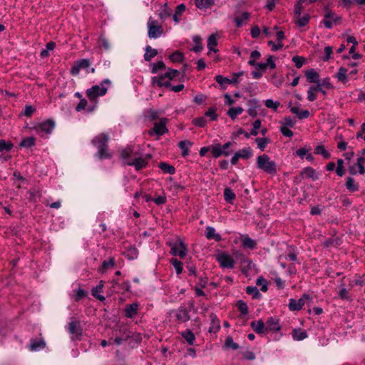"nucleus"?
I'll list each match as a JSON object with an SVG mask.
<instances>
[{
	"label": "nucleus",
	"instance_id": "nucleus-57",
	"mask_svg": "<svg viewBox=\"0 0 365 365\" xmlns=\"http://www.w3.org/2000/svg\"><path fill=\"white\" fill-rule=\"evenodd\" d=\"M166 66L164 62L163 61H159L157 63L152 64L151 73L153 74L157 73L160 70H164Z\"/></svg>",
	"mask_w": 365,
	"mask_h": 365
},
{
	"label": "nucleus",
	"instance_id": "nucleus-46",
	"mask_svg": "<svg viewBox=\"0 0 365 365\" xmlns=\"http://www.w3.org/2000/svg\"><path fill=\"white\" fill-rule=\"evenodd\" d=\"M247 294L252 295L253 299H258L262 297L258 289L255 286H248L246 287Z\"/></svg>",
	"mask_w": 365,
	"mask_h": 365
},
{
	"label": "nucleus",
	"instance_id": "nucleus-59",
	"mask_svg": "<svg viewBox=\"0 0 365 365\" xmlns=\"http://www.w3.org/2000/svg\"><path fill=\"white\" fill-rule=\"evenodd\" d=\"M170 262L175 267L176 273L180 274L182 272V263L176 258H172Z\"/></svg>",
	"mask_w": 365,
	"mask_h": 365
},
{
	"label": "nucleus",
	"instance_id": "nucleus-18",
	"mask_svg": "<svg viewBox=\"0 0 365 365\" xmlns=\"http://www.w3.org/2000/svg\"><path fill=\"white\" fill-rule=\"evenodd\" d=\"M205 235L207 240H215L216 242L222 240L221 235L216 232L215 227L211 226H207L206 227Z\"/></svg>",
	"mask_w": 365,
	"mask_h": 365
},
{
	"label": "nucleus",
	"instance_id": "nucleus-30",
	"mask_svg": "<svg viewBox=\"0 0 365 365\" xmlns=\"http://www.w3.org/2000/svg\"><path fill=\"white\" fill-rule=\"evenodd\" d=\"M291 112L294 114H296L299 120L307 118L310 115V113L308 110H300L297 106L292 107Z\"/></svg>",
	"mask_w": 365,
	"mask_h": 365
},
{
	"label": "nucleus",
	"instance_id": "nucleus-50",
	"mask_svg": "<svg viewBox=\"0 0 365 365\" xmlns=\"http://www.w3.org/2000/svg\"><path fill=\"white\" fill-rule=\"evenodd\" d=\"M171 15H172L171 9L169 8L168 3H165L163 5V10L159 14V18L162 20H164L166 18L170 17Z\"/></svg>",
	"mask_w": 365,
	"mask_h": 365
},
{
	"label": "nucleus",
	"instance_id": "nucleus-35",
	"mask_svg": "<svg viewBox=\"0 0 365 365\" xmlns=\"http://www.w3.org/2000/svg\"><path fill=\"white\" fill-rule=\"evenodd\" d=\"M301 175H305L307 178H311L313 180H317L319 178L315 170L312 167H307L304 168L301 172Z\"/></svg>",
	"mask_w": 365,
	"mask_h": 365
},
{
	"label": "nucleus",
	"instance_id": "nucleus-3",
	"mask_svg": "<svg viewBox=\"0 0 365 365\" xmlns=\"http://www.w3.org/2000/svg\"><path fill=\"white\" fill-rule=\"evenodd\" d=\"M232 146V143L230 141L225 143L224 145H221L220 143H215L213 149V158H218L222 155L228 157L232 153V150H229Z\"/></svg>",
	"mask_w": 365,
	"mask_h": 365
},
{
	"label": "nucleus",
	"instance_id": "nucleus-1",
	"mask_svg": "<svg viewBox=\"0 0 365 365\" xmlns=\"http://www.w3.org/2000/svg\"><path fill=\"white\" fill-rule=\"evenodd\" d=\"M120 157L126 165L134 166L137 171L145 168L148 165V162L145 159L138 156V153L134 151L133 146H128L122 150Z\"/></svg>",
	"mask_w": 365,
	"mask_h": 365
},
{
	"label": "nucleus",
	"instance_id": "nucleus-23",
	"mask_svg": "<svg viewBox=\"0 0 365 365\" xmlns=\"http://www.w3.org/2000/svg\"><path fill=\"white\" fill-rule=\"evenodd\" d=\"M103 281H100L99 284L97 285L96 287H93L91 290L92 295L97 299H98L101 302H104L106 300V298L104 296L100 294L101 292H103Z\"/></svg>",
	"mask_w": 365,
	"mask_h": 365
},
{
	"label": "nucleus",
	"instance_id": "nucleus-21",
	"mask_svg": "<svg viewBox=\"0 0 365 365\" xmlns=\"http://www.w3.org/2000/svg\"><path fill=\"white\" fill-rule=\"evenodd\" d=\"M138 304L132 303L126 304L125 308V316L128 318H133L138 314Z\"/></svg>",
	"mask_w": 365,
	"mask_h": 365
},
{
	"label": "nucleus",
	"instance_id": "nucleus-16",
	"mask_svg": "<svg viewBox=\"0 0 365 365\" xmlns=\"http://www.w3.org/2000/svg\"><path fill=\"white\" fill-rule=\"evenodd\" d=\"M266 331H277L281 329L279 320L275 317H269L266 322Z\"/></svg>",
	"mask_w": 365,
	"mask_h": 365
},
{
	"label": "nucleus",
	"instance_id": "nucleus-52",
	"mask_svg": "<svg viewBox=\"0 0 365 365\" xmlns=\"http://www.w3.org/2000/svg\"><path fill=\"white\" fill-rule=\"evenodd\" d=\"M14 147V144L4 139L0 140V152H9Z\"/></svg>",
	"mask_w": 365,
	"mask_h": 365
},
{
	"label": "nucleus",
	"instance_id": "nucleus-19",
	"mask_svg": "<svg viewBox=\"0 0 365 365\" xmlns=\"http://www.w3.org/2000/svg\"><path fill=\"white\" fill-rule=\"evenodd\" d=\"M305 76L309 83H317L320 81L319 74L314 68H310L305 71Z\"/></svg>",
	"mask_w": 365,
	"mask_h": 365
},
{
	"label": "nucleus",
	"instance_id": "nucleus-48",
	"mask_svg": "<svg viewBox=\"0 0 365 365\" xmlns=\"http://www.w3.org/2000/svg\"><path fill=\"white\" fill-rule=\"evenodd\" d=\"M36 138L33 136L25 138L20 142L19 145L24 148H31L35 145Z\"/></svg>",
	"mask_w": 365,
	"mask_h": 365
},
{
	"label": "nucleus",
	"instance_id": "nucleus-34",
	"mask_svg": "<svg viewBox=\"0 0 365 365\" xmlns=\"http://www.w3.org/2000/svg\"><path fill=\"white\" fill-rule=\"evenodd\" d=\"M181 336L189 345H192L195 341V336L190 329L182 331Z\"/></svg>",
	"mask_w": 365,
	"mask_h": 365
},
{
	"label": "nucleus",
	"instance_id": "nucleus-49",
	"mask_svg": "<svg viewBox=\"0 0 365 365\" xmlns=\"http://www.w3.org/2000/svg\"><path fill=\"white\" fill-rule=\"evenodd\" d=\"M180 74V71L173 69V68H168L167 72H165L164 74H161L163 78H167L169 80H173L175 78H177Z\"/></svg>",
	"mask_w": 365,
	"mask_h": 365
},
{
	"label": "nucleus",
	"instance_id": "nucleus-10",
	"mask_svg": "<svg viewBox=\"0 0 365 365\" xmlns=\"http://www.w3.org/2000/svg\"><path fill=\"white\" fill-rule=\"evenodd\" d=\"M91 64V62L88 58H83L78 60L75 62L74 65L71 68V74L72 76L78 75L81 69L88 68Z\"/></svg>",
	"mask_w": 365,
	"mask_h": 365
},
{
	"label": "nucleus",
	"instance_id": "nucleus-2",
	"mask_svg": "<svg viewBox=\"0 0 365 365\" xmlns=\"http://www.w3.org/2000/svg\"><path fill=\"white\" fill-rule=\"evenodd\" d=\"M256 166L258 169L271 175H274L277 173L276 163L270 160V158L266 154L257 157Z\"/></svg>",
	"mask_w": 365,
	"mask_h": 365
},
{
	"label": "nucleus",
	"instance_id": "nucleus-38",
	"mask_svg": "<svg viewBox=\"0 0 365 365\" xmlns=\"http://www.w3.org/2000/svg\"><path fill=\"white\" fill-rule=\"evenodd\" d=\"M96 156L100 160L110 159L112 155L108 152V145L98 150Z\"/></svg>",
	"mask_w": 365,
	"mask_h": 365
},
{
	"label": "nucleus",
	"instance_id": "nucleus-11",
	"mask_svg": "<svg viewBox=\"0 0 365 365\" xmlns=\"http://www.w3.org/2000/svg\"><path fill=\"white\" fill-rule=\"evenodd\" d=\"M309 299H311L310 296L309 294H305V293L297 301L294 299H289V305H288L289 306V309L291 311H299L304 305L305 300H309Z\"/></svg>",
	"mask_w": 365,
	"mask_h": 365
},
{
	"label": "nucleus",
	"instance_id": "nucleus-32",
	"mask_svg": "<svg viewBox=\"0 0 365 365\" xmlns=\"http://www.w3.org/2000/svg\"><path fill=\"white\" fill-rule=\"evenodd\" d=\"M145 53L144 54V59L145 61L150 62L153 58L158 55V51L153 48L150 46L148 45L145 47Z\"/></svg>",
	"mask_w": 365,
	"mask_h": 365
},
{
	"label": "nucleus",
	"instance_id": "nucleus-28",
	"mask_svg": "<svg viewBox=\"0 0 365 365\" xmlns=\"http://www.w3.org/2000/svg\"><path fill=\"white\" fill-rule=\"evenodd\" d=\"M192 145V143L190 140H182L180 141L178 144V146L182 150V156L186 157L189 155V147Z\"/></svg>",
	"mask_w": 365,
	"mask_h": 365
},
{
	"label": "nucleus",
	"instance_id": "nucleus-33",
	"mask_svg": "<svg viewBox=\"0 0 365 365\" xmlns=\"http://www.w3.org/2000/svg\"><path fill=\"white\" fill-rule=\"evenodd\" d=\"M217 35L216 34H211L207 39V48L210 51H213L217 53L218 51L217 49H215L214 47L217 44Z\"/></svg>",
	"mask_w": 365,
	"mask_h": 365
},
{
	"label": "nucleus",
	"instance_id": "nucleus-51",
	"mask_svg": "<svg viewBox=\"0 0 365 365\" xmlns=\"http://www.w3.org/2000/svg\"><path fill=\"white\" fill-rule=\"evenodd\" d=\"M255 142L257 143V146L259 149L262 151H263L267 145L271 142L270 139L268 138H257L255 139Z\"/></svg>",
	"mask_w": 365,
	"mask_h": 365
},
{
	"label": "nucleus",
	"instance_id": "nucleus-60",
	"mask_svg": "<svg viewBox=\"0 0 365 365\" xmlns=\"http://www.w3.org/2000/svg\"><path fill=\"white\" fill-rule=\"evenodd\" d=\"M264 105L268 108H272L274 111H277L278 107L280 106L279 101H273L272 99H267L264 102Z\"/></svg>",
	"mask_w": 365,
	"mask_h": 365
},
{
	"label": "nucleus",
	"instance_id": "nucleus-13",
	"mask_svg": "<svg viewBox=\"0 0 365 365\" xmlns=\"http://www.w3.org/2000/svg\"><path fill=\"white\" fill-rule=\"evenodd\" d=\"M108 135L103 133L93 138L91 140V143L93 145H95L97 148L98 150L101 148H103L106 146H108Z\"/></svg>",
	"mask_w": 365,
	"mask_h": 365
},
{
	"label": "nucleus",
	"instance_id": "nucleus-43",
	"mask_svg": "<svg viewBox=\"0 0 365 365\" xmlns=\"http://www.w3.org/2000/svg\"><path fill=\"white\" fill-rule=\"evenodd\" d=\"M292 337L294 340L301 341L307 337V333L306 331H302L301 329H294L292 331Z\"/></svg>",
	"mask_w": 365,
	"mask_h": 365
},
{
	"label": "nucleus",
	"instance_id": "nucleus-56",
	"mask_svg": "<svg viewBox=\"0 0 365 365\" xmlns=\"http://www.w3.org/2000/svg\"><path fill=\"white\" fill-rule=\"evenodd\" d=\"M169 58L173 62H182L184 60V54L176 51L169 56Z\"/></svg>",
	"mask_w": 365,
	"mask_h": 365
},
{
	"label": "nucleus",
	"instance_id": "nucleus-58",
	"mask_svg": "<svg viewBox=\"0 0 365 365\" xmlns=\"http://www.w3.org/2000/svg\"><path fill=\"white\" fill-rule=\"evenodd\" d=\"M237 307L240 312L242 316H245L248 313V307L243 300H239L237 302Z\"/></svg>",
	"mask_w": 365,
	"mask_h": 365
},
{
	"label": "nucleus",
	"instance_id": "nucleus-53",
	"mask_svg": "<svg viewBox=\"0 0 365 365\" xmlns=\"http://www.w3.org/2000/svg\"><path fill=\"white\" fill-rule=\"evenodd\" d=\"M250 14L248 12H243L241 16H237L235 18V23L237 27H241L242 26L243 21H246L250 17Z\"/></svg>",
	"mask_w": 365,
	"mask_h": 365
},
{
	"label": "nucleus",
	"instance_id": "nucleus-25",
	"mask_svg": "<svg viewBox=\"0 0 365 365\" xmlns=\"http://www.w3.org/2000/svg\"><path fill=\"white\" fill-rule=\"evenodd\" d=\"M317 0H309V4L315 3ZM303 4H306V0H298L294 4V15L299 16L304 10Z\"/></svg>",
	"mask_w": 365,
	"mask_h": 365
},
{
	"label": "nucleus",
	"instance_id": "nucleus-12",
	"mask_svg": "<svg viewBox=\"0 0 365 365\" xmlns=\"http://www.w3.org/2000/svg\"><path fill=\"white\" fill-rule=\"evenodd\" d=\"M68 332L73 335V339H80L82 335V329L79 321H71L68 324Z\"/></svg>",
	"mask_w": 365,
	"mask_h": 365
},
{
	"label": "nucleus",
	"instance_id": "nucleus-14",
	"mask_svg": "<svg viewBox=\"0 0 365 365\" xmlns=\"http://www.w3.org/2000/svg\"><path fill=\"white\" fill-rule=\"evenodd\" d=\"M236 258L240 261V263L242 265V272L247 274L250 270L252 269L253 266L252 262L250 259L247 257L242 253H238L236 255Z\"/></svg>",
	"mask_w": 365,
	"mask_h": 365
},
{
	"label": "nucleus",
	"instance_id": "nucleus-22",
	"mask_svg": "<svg viewBox=\"0 0 365 365\" xmlns=\"http://www.w3.org/2000/svg\"><path fill=\"white\" fill-rule=\"evenodd\" d=\"M210 318L211 323L209 331L216 333L220 329V320L217 318V315L214 313H211L210 314Z\"/></svg>",
	"mask_w": 365,
	"mask_h": 365
},
{
	"label": "nucleus",
	"instance_id": "nucleus-41",
	"mask_svg": "<svg viewBox=\"0 0 365 365\" xmlns=\"http://www.w3.org/2000/svg\"><path fill=\"white\" fill-rule=\"evenodd\" d=\"M195 6L200 9L210 8L214 4V0H195Z\"/></svg>",
	"mask_w": 365,
	"mask_h": 365
},
{
	"label": "nucleus",
	"instance_id": "nucleus-55",
	"mask_svg": "<svg viewBox=\"0 0 365 365\" xmlns=\"http://www.w3.org/2000/svg\"><path fill=\"white\" fill-rule=\"evenodd\" d=\"M201 41H202V39L200 36H195L193 37V42L195 43V46L193 47L191 49V51H193L195 53L200 52L203 48L202 43H201Z\"/></svg>",
	"mask_w": 365,
	"mask_h": 365
},
{
	"label": "nucleus",
	"instance_id": "nucleus-39",
	"mask_svg": "<svg viewBox=\"0 0 365 365\" xmlns=\"http://www.w3.org/2000/svg\"><path fill=\"white\" fill-rule=\"evenodd\" d=\"M295 24H297L300 27L305 26L309 21L310 16L307 14H304L303 16H297L294 15Z\"/></svg>",
	"mask_w": 365,
	"mask_h": 365
},
{
	"label": "nucleus",
	"instance_id": "nucleus-26",
	"mask_svg": "<svg viewBox=\"0 0 365 365\" xmlns=\"http://www.w3.org/2000/svg\"><path fill=\"white\" fill-rule=\"evenodd\" d=\"M346 188L351 192H354L359 190V185L355 182V180L351 177H347L345 183Z\"/></svg>",
	"mask_w": 365,
	"mask_h": 365
},
{
	"label": "nucleus",
	"instance_id": "nucleus-45",
	"mask_svg": "<svg viewBox=\"0 0 365 365\" xmlns=\"http://www.w3.org/2000/svg\"><path fill=\"white\" fill-rule=\"evenodd\" d=\"M314 153L321 155L324 159H329L331 154L325 149L324 145H319L314 148Z\"/></svg>",
	"mask_w": 365,
	"mask_h": 365
},
{
	"label": "nucleus",
	"instance_id": "nucleus-29",
	"mask_svg": "<svg viewBox=\"0 0 365 365\" xmlns=\"http://www.w3.org/2000/svg\"><path fill=\"white\" fill-rule=\"evenodd\" d=\"M176 318L178 321L181 322H185L190 320V317L188 314V310L185 308H180L176 314Z\"/></svg>",
	"mask_w": 365,
	"mask_h": 365
},
{
	"label": "nucleus",
	"instance_id": "nucleus-31",
	"mask_svg": "<svg viewBox=\"0 0 365 365\" xmlns=\"http://www.w3.org/2000/svg\"><path fill=\"white\" fill-rule=\"evenodd\" d=\"M115 264V260L114 257H110L108 260H104L102 262L101 267L98 269L99 272L104 273L106 272L108 269L114 267Z\"/></svg>",
	"mask_w": 365,
	"mask_h": 365
},
{
	"label": "nucleus",
	"instance_id": "nucleus-6",
	"mask_svg": "<svg viewBox=\"0 0 365 365\" xmlns=\"http://www.w3.org/2000/svg\"><path fill=\"white\" fill-rule=\"evenodd\" d=\"M216 259L222 268L232 269L234 267L235 261L227 252H220L216 255Z\"/></svg>",
	"mask_w": 365,
	"mask_h": 365
},
{
	"label": "nucleus",
	"instance_id": "nucleus-36",
	"mask_svg": "<svg viewBox=\"0 0 365 365\" xmlns=\"http://www.w3.org/2000/svg\"><path fill=\"white\" fill-rule=\"evenodd\" d=\"M347 71L348 69L346 68L340 67L334 76L338 79L339 81L345 83L347 81Z\"/></svg>",
	"mask_w": 365,
	"mask_h": 365
},
{
	"label": "nucleus",
	"instance_id": "nucleus-20",
	"mask_svg": "<svg viewBox=\"0 0 365 365\" xmlns=\"http://www.w3.org/2000/svg\"><path fill=\"white\" fill-rule=\"evenodd\" d=\"M250 327L257 334H267L265 324L262 319H259L257 322H255V321L252 322L250 323Z\"/></svg>",
	"mask_w": 365,
	"mask_h": 365
},
{
	"label": "nucleus",
	"instance_id": "nucleus-7",
	"mask_svg": "<svg viewBox=\"0 0 365 365\" xmlns=\"http://www.w3.org/2000/svg\"><path fill=\"white\" fill-rule=\"evenodd\" d=\"M55 121L48 119L34 127L35 130L39 135L51 134L55 127Z\"/></svg>",
	"mask_w": 365,
	"mask_h": 365
},
{
	"label": "nucleus",
	"instance_id": "nucleus-63",
	"mask_svg": "<svg viewBox=\"0 0 365 365\" xmlns=\"http://www.w3.org/2000/svg\"><path fill=\"white\" fill-rule=\"evenodd\" d=\"M292 61L294 63L295 66L297 68H300L304 65V63L305 62V58L302 56H294L292 58Z\"/></svg>",
	"mask_w": 365,
	"mask_h": 365
},
{
	"label": "nucleus",
	"instance_id": "nucleus-40",
	"mask_svg": "<svg viewBox=\"0 0 365 365\" xmlns=\"http://www.w3.org/2000/svg\"><path fill=\"white\" fill-rule=\"evenodd\" d=\"M159 168L161 169V170L164 173H169V174H174L175 173V168L173 165H171L165 162H160L158 165Z\"/></svg>",
	"mask_w": 365,
	"mask_h": 365
},
{
	"label": "nucleus",
	"instance_id": "nucleus-4",
	"mask_svg": "<svg viewBox=\"0 0 365 365\" xmlns=\"http://www.w3.org/2000/svg\"><path fill=\"white\" fill-rule=\"evenodd\" d=\"M107 88L100 87L98 85L93 86L91 88L86 90V96L91 101H96L98 96H103L107 93Z\"/></svg>",
	"mask_w": 365,
	"mask_h": 365
},
{
	"label": "nucleus",
	"instance_id": "nucleus-62",
	"mask_svg": "<svg viewBox=\"0 0 365 365\" xmlns=\"http://www.w3.org/2000/svg\"><path fill=\"white\" fill-rule=\"evenodd\" d=\"M216 110L217 108L215 107H211L205 112V115L210 117L211 120H216L217 119Z\"/></svg>",
	"mask_w": 365,
	"mask_h": 365
},
{
	"label": "nucleus",
	"instance_id": "nucleus-64",
	"mask_svg": "<svg viewBox=\"0 0 365 365\" xmlns=\"http://www.w3.org/2000/svg\"><path fill=\"white\" fill-rule=\"evenodd\" d=\"M132 331L129 330L128 328L124 327L119 330V335L123 337V339L126 341L131 336Z\"/></svg>",
	"mask_w": 365,
	"mask_h": 365
},
{
	"label": "nucleus",
	"instance_id": "nucleus-27",
	"mask_svg": "<svg viewBox=\"0 0 365 365\" xmlns=\"http://www.w3.org/2000/svg\"><path fill=\"white\" fill-rule=\"evenodd\" d=\"M239 158L247 160L253 155V150L250 147L244 148L235 153Z\"/></svg>",
	"mask_w": 365,
	"mask_h": 365
},
{
	"label": "nucleus",
	"instance_id": "nucleus-47",
	"mask_svg": "<svg viewBox=\"0 0 365 365\" xmlns=\"http://www.w3.org/2000/svg\"><path fill=\"white\" fill-rule=\"evenodd\" d=\"M242 244L244 247L251 250L255 249L257 245V242L248 236H246L242 239Z\"/></svg>",
	"mask_w": 365,
	"mask_h": 365
},
{
	"label": "nucleus",
	"instance_id": "nucleus-15",
	"mask_svg": "<svg viewBox=\"0 0 365 365\" xmlns=\"http://www.w3.org/2000/svg\"><path fill=\"white\" fill-rule=\"evenodd\" d=\"M46 346V342L43 338L41 339H31L29 344L27 345L28 349L31 351H37L44 349Z\"/></svg>",
	"mask_w": 365,
	"mask_h": 365
},
{
	"label": "nucleus",
	"instance_id": "nucleus-37",
	"mask_svg": "<svg viewBox=\"0 0 365 365\" xmlns=\"http://www.w3.org/2000/svg\"><path fill=\"white\" fill-rule=\"evenodd\" d=\"M186 9V6L184 4H180L177 6L174 15L173 16V21L178 24L180 21V16L184 13Z\"/></svg>",
	"mask_w": 365,
	"mask_h": 365
},
{
	"label": "nucleus",
	"instance_id": "nucleus-42",
	"mask_svg": "<svg viewBox=\"0 0 365 365\" xmlns=\"http://www.w3.org/2000/svg\"><path fill=\"white\" fill-rule=\"evenodd\" d=\"M244 109L240 107H232L230 108L227 112V114L232 118V120H235L237 115L242 113Z\"/></svg>",
	"mask_w": 365,
	"mask_h": 365
},
{
	"label": "nucleus",
	"instance_id": "nucleus-61",
	"mask_svg": "<svg viewBox=\"0 0 365 365\" xmlns=\"http://www.w3.org/2000/svg\"><path fill=\"white\" fill-rule=\"evenodd\" d=\"M256 284L259 286H261V290L263 292H265L267 291L268 289V286H267V280L263 278L262 277H259L257 279V282H256Z\"/></svg>",
	"mask_w": 365,
	"mask_h": 365
},
{
	"label": "nucleus",
	"instance_id": "nucleus-54",
	"mask_svg": "<svg viewBox=\"0 0 365 365\" xmlns=\"http://www.w3.org/2000/svg\"><path fill=\"white\" fill-rule=\"evenodd\" d=\"M225 346L228 349H232V350H237L240 347L238 344L235 343L233 341L232 337L230 336L226 338L225 341Z\"/></svg>",
	"mask_w": 365,
	"mask_h": 365
},
{
	"label": "nucleus",
	"instance_id": "nucleus-8",
	"mask_svg": "<svg viewBox=\"0 0 365 365\" xmlns=\"http://www.w3.org/2000/svg\"><path fill=\"white\" fill-rule=\"evenodd\" d=\"M170 245L171 246L170 253L173 256H179L180 259H183L186 256L187 249L182 241L180 240L178 244L170 243Z\"/></svg>",
	"mask_w": 365,
	"mask_h": 365
},
{
	"label": "nucleus",
	"instance_id": "nucleus-5",
	"mask_svg": "<svg viewBox=\"0 0 365 365\" xmlns=\"http://www.w3.org/2000/svg\"><path fill=\"white\" fill-rule=\"evenodd\" d=\"M148 36L150 38H157L161 36L163 32V29L161 26L158 25V21L150 18L148 22Z\"/></svg>",
	"mask_w": 365,
	"mask_h": 365
},
{
	"label": "nucleus",
	"instance_id": "nucleus-24",
	"mask_svg": "<svg viewBox=\"0 0 365 365\" xmlns=\"http://www.w3.org/2000/svg\"><path fill=\"white\" fill-rule=\"evenodd\" d=\"M165 78H163L162 75H160L159 76H153L151 78V82L153 85H156L158 87H165V88H170L172 87L171 83L169 81L163 82V80Z\"/></svg>",
	"mask_w": 365,
	"mask_h": 365
},
{
	"label": "nucleus",
	"instance_id": "nucleus-17",
	"mask_svg": "<svg viewBox=\"0 0 365 365\" xmlns=\"http://www.w3.org/2000/svg\"><path fill=\"white\" fill-rule=\"evenodd\" d=\"M215 80L217 83L220 85L222 89H226L227 84H235L238 83V81H237L235 78L230 79L221 75L216 76L215 77Z\"/></svg>",
	"mask_w": 365,
	"mask_h": 365
},
{
	"label": "nucleus",
	"instance_id": "nucleus-9",
	"mask_svg": "<svg viewBox=\"0 0 365 365\" xmlns=\"http://www.w3.org/2000/svg\"><path fill=\"white\" fill-rule=\"evenodd\" d=\"M168 122V119L164 118H161L159 123H155L154 124L153 130L149 131L150 135H153V134H156L158 136H161L166 133L168 132V128H166V123Z\"/></svg>",
	"mask_w": 365,
	"mask_h": 365
},
{
	"label": "nucleus",
	"instance_id": "nucleus-44",
	"mask_svg": "<svg viewBox=\"0 0 365 365\" xmlns=\"http://www.w3.org/2000/svg\"><path fill=\"white\" fill-rule=\"evenodd\" d=\"M235 197L236 195L231 188L226 187L224 190V199L227 202L232 204Z\"/></svg>",
	"mask_w": 365,
	"mask_h": 365
}]
</instances>
